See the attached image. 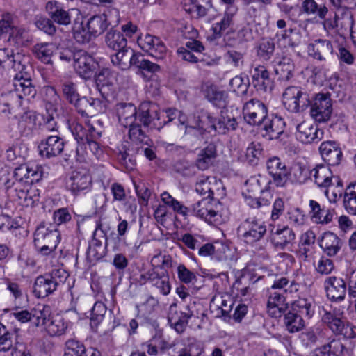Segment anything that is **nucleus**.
<instances>
[{"instance_id":"1","label":"nucleus","mask_w":356,"mask_h":356,"mask_svg":"<svg viewBox=\"0 0 356 356\" xmlns=\"http://www.w3.org/2000/svg\"><path fill=\"white\" fill-rule=\"evenodd\" d=\"M60 240V235L58 230H49L43 227L36 231L34 243L37 250L42 255L54 257Z\"/></svg>"},{"instance_id":"2","label":"nucleus","mask_w":356,"mask_h":356,"mask_svg":"<svg viewBox=\"0 0 356 356\" xmlns=\"http://www.w3.org/2000/svg\"><path fill=\"white\" fill-rule=\"evenodd\" d=\"M283 104L288 111L297 113L307 108L310 105V100L308 94L300 87L290 86L283 94Z\"/></svg>"},{"instance_id":"3","label":"nucleus","mask_w":356,"mask_h":356,"mask_svg":"<svg viewBox=\"0 0 356 356\" xmlns=\"http://www.w3.org/2000/svg\"><path fill=\"white\" fill-rule=\"evenodd\" d=\"M343 313L337 314L335 311L325 312L322 316V321L335 334L343 335L345 338H354L356 335L355 327L340 317Z\"/></svg>"},{"instance_id":"4","label":"nucleus","mask_w":356,"mask_h":356,"mask_svg":"<svg viewBox=\"0 0 356 356\" xmlns=\"http://www.w3.org/2000/svg\"><path fill=\"white\" fill-rule=\"evenodd\" d=\"M136 123L144 127L160 130L162 123L157 106L149 102L141 103L138 108Z\"/></svg>"},{"instance_id":"5","label":"nucleus","mask_w":356,"mask_h":356,"mask_svg":"<svg viewBox=\"0 0 356 356\" xmlns=\"http://www.w3.org/2000/svg\"><path fill=\"white\" fill-rule=\"evenodd\" d=\"M245 121L252 126L261 125L268 118L266 106L259 99H252L245 103L243 108Z\"/></svg>"},{"instance_id":"6","label":"nucleus","mask_w":356,"mask_h":356,"mask_svg":"<svg viewBox=\"0 0 356 356\" xmlns=\"http://www.w3.org/2000/svg\"><path fill=\"white\" fill-rule=\"evenodd\" d=\"M10 197L23 207H33L40 200V191L35 186L28 184L22 185L19 183L12 190Z\"/></svg>"},{"instance_id":"7","label":"nucleus","mask_w":356,"mask_h":356,"mask_svg":"<svg viewBox=\"0 0 356 356\" xmlns=\"http://www.w3.org/2000/svg\"><path fill=\"white\" fill-rule=\"evenodd\" d=\"M332 113V100L329 95L317 94L311 104V117L318 122H325L330 120Z\"/></svg>"},{"instance_id":"8","label":"nucleus","mask_w":356,"mask_h":356,"mask_svg":"<svg viewBox=\"0 0 356 356\" xmlns=\"http://www.w3.org/2000/svg\"><path fill=\"white\" fill-rule=\"evenodd\" d=\"M238 232L246 243L252 244L264 236L266 229L262 222L248 218L241 224Z\"/></svg>"},{"instance_id":"9","label":"nucleus","mask_w":356,"mask_h":356,"mask_svg":"<svg viewBox=\"0 0 356 356\" xmlns=\"http://www.w3.org/2000/svg\"><path fill=\"white\" fill-rule=\"evenodd\" d=\"M137 42L144 51L156 60H163L165 58L167 49L159 38L147 34L143 38H138Z\"/></svg>"},{"instance_id":"10","label":"nucleus","mask_w":356,"mask_h":356,"mask_svg":"<svg viewBox=\"0 0 356 356\" xmlns=\"http://www.w3.org/2000/svg\"><path fill=\"white\" fill-rule=\"evenodd\" d=\"M97 63L94 58L83 50L75 51L74 68L83 79H90L97 68Z\"/></svg>"},{"instance_id":"11","label":"nucleus","mask_w":356,"mask_h":356,"mask_svg":"<svg viewBox=\"0 0 356 356\" xmlns=\"http://www.w3.org/2000/svg\"><path fill=\"white\" fill-rule=\"evenodd\" d=\"M92 177L85 170L73 171L66 181V187L73 195L86 192L92 187Z\"/></svg>"},{"instance_id":"12","label":"nucleus","mask_w":356,"mask_h":356,"mask_svg":"<svg viewBox=\"0 0 356 356\" xmlns=\"http://www.w3.org/2000/svg\"><path fill=\"white\" fill-rule=\"evenodd\" d=\"M212 200L203 198L192 205L193 213L209 223H218L220 214L218 210L213 209Z\"/></svg>"},{"instance_id":"13","label":"nucleus","mask_w":356,"mask_h":356,"mask_svg":"<svg viewBox=\"0 0 356 356\" xmlns=\"http://www.w3.org/2000/svg\"><path fill=\"white\" fill-rule=\"evenodd\" d=\"M64 146L63 138L58 135H50L40 143L38 148L42 157L50 159L60 154L63 151Z\"/></svg>"},{"instance_id":"14","label":"nucleus","mask_w":356,"mask_h":356,"mask_svg":"<svg viewBox=\"0 0 356 356\" xmlns=\"http://www.w3.org/2000/svg\"><path fill=\"white\" fill-rule=\"evenodd\" d=\"M324 132L310 122L303 121L296 126V138L303 143H318Z\"/></svg>"},{"instance_id":"15","label":"nucleus","mask_w":356,"mask_h":356,"mask_svg":"<svg viewBox=\"0 0 356 356\" xmlns=\"http://www.w3.org/2000/svg\"><path fill=\"white\" fill-rule=\"evenodd\" d=\"M266 167L275 185L277 187L284 186L289 179V170L280 159L278 157L269 159L267 161Z\"/></svg>"},{"instance_id":"16","label":"nucleus","mask_w":356,"mask_h":356,"mask_svg":"<svg viewBox=\"0 0 356 356\" xmlns=\"http://www.w3.org/2000/svg\"><path fill=\"white\" fill-rule=\"evenodd\" d=\"M296 238L295 232L289 226L279 227L271 233L272 243L280 250H289L295 243Z\"/></svg>"},{"instance_id":"17","label":"nucleus","mask_w":356,"mask_h":356,"mask_svg":"<svg viewBox=\"0 0 356 356\" xmlns=\"http://www.w3.org/2000/svg\"><path fill=\"white\" fill-rule=\"evenodd\" d=\"M138 54L131 47H126L111 55V61L113 65L122 70H129L131 67H135V61L136 62Z\"/></svg>"},{"instance_id":"18","label":"nucleus","mask_w":356,"mask_h":356,"mask_svg":"<svg viewBox=\"0 0 356 356\" xmlns=\"http://www.w3.org/2000/svg\"><path fill=\"white\" fill-rule=\"evenodd\" d=\"M325 288L327 297L332 300H343L346 294V283L341 277L331 276L325 281Z\"/></svg>"},{"instance_id":"19","label":"nucleus","mask_w":356,"mask_h":356,"mask_svg":"<svg viewBox=\"0 0 356 356\" xmlns=\"http://www.w3.org/2000/svg\"><path fill=\"white\" fill-rule=\"evenodd\" d=\"M46 10L54 23L60 26H67L71 24L72 17L69 10H65L60 2L48 1L46 4Z\"/></svg>"},{"instance_id":"20","label":"nucleus","mask_w":356,"mask_h":356,"mask_svg":"<svg viewBox=\"0 0 356 356\" xmlns=\"http://www.w3.org/2000/svg\"><path fill=\"white\" fill-rule=\"evenodd\" d=\"M319 151L323 159L330 165H338L342 159L343 154L339 145L333 141L321 143Z\"/></svg>"},{"instance_id":"21","label":"nucleus","mask_w":356,"mask_h":356,"mask_svg":"<svg viewBox=\"0 0 356 356\" xmlns=\"http://www.w3.org/2000/svg\"><path fill=\"white\" fill-rule=\"evenodd\" d=\"M57 282L48 274L36 277L33 284V293L38 298L47 297L57 289Z\"/></svg>"},{"instance_id":"22","label":"nucleus","mask_w":356,"mask_h":356,"mask_svg":"<svg viewBox=\"0 0 356 356\" xmlns=\"http://www.w3.org/2000/svg\"><path fill=\"white\" fill-rule=\"evenodd\" d=\"M193 316L192 312H185L178 310L177 305H170L168 312V321L178 333H182Z\"/></svg>"},{"instance_id":"23","label":"nucleus","mask_w":356,"mask_h":356,"mask_svg":"<svg viewBox=\"0 0 356 356\" xmlns=\"http://www.w3.org/2000/svg\"><path fill=\"white\" fill-rule=\"evenodd\" d=\"M308 54L314 59L325 60L333 53V47L330 41L323 39H318L308 45Z\"/></svg>"},{"instance_id":"24","label":"nucleus","mask_w":356,"mask_h":356,"mask_svg":"<svg viewBox=\"0 0 356 356\" xmlns=\"http://www.w3.org/2000/svg\"><path fill=\"white\" fill-rule=\"evenodd\" d=\"M14 90L19 98H33L36 95V90L30 78L24 77L21 72L16 74L13 83Z\"/></svg>"},{"instance_id":"25","label":"nucleus","mask_w":356,"mask_h":356,"mask_svg":"<svg viewBox=\"0 0 356 356\" xmlns=\"http://www.w3.org/2000/svg\"><path fill=\"white\" fill-rule=\"evenodd\" d=\"M120 123L125 127L136 123L138 108L131 103H120L115 106Z\"/></svg>"},{"instance_id":"26","label":"nucleus","mask_w":356,"mask_h":356,"mask_svg":"<svg viewBox=\"0 0 356 356\" xmlns=\"http://www.w3.org/2000/svg\"><path fill=\"white\" fill-rule=\"evenodd\" d=\"M264 124V137L268 140L277 139L284 133L286 123L284 119L275 115L271 120L267 118Z\"/></svg>"},{"instance_id":"27","label":"nucleus","mask_w":356,"mask_h":356,"mask_svg":"<svg viewBox=\"0 0 356 356\" xmlns=\"http://www.w3.org/2000/svg\"><path fill=\"white\" fill-rule=\"evenodd\" d=\"M315 184L319 188H327L331 185L332 172L328 165L319 164L310 171Z\"/></svg>"},{"instance_id":"28","label":"nucleus","mask_w":356,"mask_h":356,"mask_svg":"<svg viewBox=\"0 0 356 356\" xmlns=\"http://www.w3.org/2000/svg\"><path fill=\"white\" fill-rule=\"evenodd\" d=\"M149 277L151 284L156 288L160 293L167 296L170 293L171 284L167 270H159L156 268L155 272Z\"/></svg>"},{"instance_id":"29","label":"nucleus","mask_w":356,"mask_h":356,"mask_svg":"<svg viewBox=\"0 0 356 356\" xmlns=\"http://www.w3.org/2000/svg\"><path fill=\"white\" fill-rule=\"evenodd\" d=\"M341 241L334 233L325 232L320 241V247L330 257L336 255L341 248Z\"/></svg>"},{"instance_id":"30","label":"nucleus","mask_w":356,"mask_h":356,"mask_svg":"<svg viewBox=\"0 0 356 356\" xmlns=\"http://www.w3.org/2000/svg\"><path fill=\"white\" fill-rule=\"evenodd\" d=\"M105 110V104L99 99H88L82 97L81 104L77 111L82 115H95L97 113L104 112Z\"/></svg>"},{"instance_id":"31","label":"nucleus","mask_w":356,"mask_h":356,"mask_svg":"<svg viewBox=\"0 0 356 356\" xmlns=\"http://www.w3.org/2000/svg\"><path fill=\"white\" fill-rule=\"evenodd\" d=\"M216 156V148L213 143H209L202 149L196 160V165L201 170H205L212 164Z\"/></svg>"},{"instance_id":"32","label":"nucleus","mask_w":356,"mask_h":356,"mask_svg":"<svg viewBox=\"0 0 356 356\" xmlns=\"http://www.w3.org/2000/svg\"><path fill=\"white\" fill-rule=\"evenodd\" d=\"M250 74L255 87H263L266 89V85L270 83L269 72L264 65H252Z\"/></svg>"},{"instance_id":"33","label":"nucleus","mask_w":356,"mask_h":356,"mask_svg":"<svg viewBox=\"0 0 356 356\" xmlns=\"http://www.w3.org/2000/svg\"><path fill=\"white\" fill-rule=\"evenodd\" d=\"M106 46L113 50L118 51L127 47V41L122 33L116 30H110L106 35Z\"/></svg>"},{"instance_id":"34","label":"nucleus","mask_w":356,"mask_h":356,"mask_svg":"<svg viewBox=\"0 0 356 356\" xmlns=\"http://www.w3.org/2000/svg\"><path fill=\"white\" fill-rule=\"evenodd\" d=\"M343 348L339 340H332L328 344L315 349L312 356H341Z\"/></svg>"},{"instance_id":"35","label":"nucleus","mask_w":356,"mask_h":356,"mask_svg":"<svg viewBox=\"0 0 356 356\" xmlns=\"http://www.w3.org/2000/svg\"><path fill=\"white\" fill-rule=\"evenodd\" d=\"M231 10V8H227L220 21L212 25L211 31L214 38H221L222 33L233 24L234 12H232Z\"/></svg>"},{"instance_id":"36","label":"nucleus","mask_w":356,"mask_h":356,"mask_svg":"<svg viewBox=\"0 0 356 356\" xmlns=\"http://www.w3.org/2000/svg\"><path fill=\"white\" fill-rule=\"evenodd\" d=\"M216 181L213 177L202 176L195 184V191L202 195H207V199L213 200L214 186Z\"/></svg>"},{"instance_id":"37","label":"nucleus","mask_w":356,"mask_h":356,"mask_svg":"<svg viewBox=\"0 0 356 356\" xmlns=\"http://www.w3.org/2000/svg\"><path fill=\"white\" fill-rule=\"evenodd\" d=\"M62 92L65 99L73 104L77 110L81 104L82 97H80L76 86L72 81H65L62 84Z\"/></svg>"},{"instance_id":"38","label":"nucleus","mask_w":356,"mask_h":356,"mask_svg":"<svg viewBox=\"0 0 356 356\" xmlns=\"http://www.w3.org/2000/svg\"><path fill=\"white\" fill-rule=\"evenodd\" d=\"M12 51L8 49H0V67L3 69H13L15 71L21 70L20 61L17 60Z\"/></svg>"},{"instance_id":"39","label":"nucleus","mask_w":356,"mask_h":356,"mask_svg":"<svg viewBox=\"0 0 356 356\" xmlns=\"http://www.w3.org/2000/svg\"><path fill=\"white\" fill-rule=\"evenodd\" d=\"M23 31L15 26L13 18L10 14L3 15L0 19V36L9 33L10 37H22Z\"/></svg>"},{"instance_id":"40","label":"nucleus","mask_w":356,"mask_h":356,"mask_svg":"<svg viewBox=\"0 0 356 356\" xmlns=\"http://www.w3.org/2000/svg\"><path fill=\"white\" fill-rule=\"evenodd\" d=\"M108 26L106 17L102 15H95L90 17L86 24V28L88 29L90 35L94 38L103 33Z\"/></svg>"},{"instance_id":"41","label":"nucleus","mask_w":356,"mask_h":356,"mask_svg":"<svg viewBox=\"0 0 356 356\" xmlns=\"http://www.w3.org/2000/svg\"><path fill=\"white\" fill-rule=\"evenodd\" d=\"M236 119L230 116L227 112L222 111L220 116L218 118L217 132L225 134L230 131H234L238 127Z\"/></svg>"},{"instance_id":"42","label":"nucleus","mask_w":356,"mask_h":356,"mask_svg":"<svg viewBox=\"0 0 356 356\" xmlns=\"http://www.w3.org/2000/svg\"><path fill=\"white\" fill-rule=\"evenodd\" d=\"M15 336V331L0 323V351L6 352L13 347Z\"/></svg>"},{"instance_id":"43","label":"nucleus","mask_w":356,"mask_h":356,"mask_svg":"<svg viewBox=\"0 0 356 356\" xmlns=\"http://www.w3.org/2000/svg\"><path fill=\"white\" fill-rule=\"evenodd\" d=\"M343 205L350 215L356 216V182L350 184L345 190Z\"/></svg>"},{"instance_id":"44","label":"nucleus","mask_w":356,"mask_h":356,"mask_svg":"<svg viewBox=\"0 0 356 356\" xmlns=\"http://www.w3.org/2000/svg\"><path fill=\"white\" fill-rule=\"evenodd\" d=\"M56 47L52 43L38 44L34 47L33 51L37 58L42 62L51 63V57L56 51Z\"/></svg>"},{"instance_id":"45","label":"nucleus","mask_w":356,"mask_h":356,"mask_svg":"<svg viewBox=\"0 0 356 356\" xmlns=\"http://www.w3.org/2000/svg\"><path fill=\"white\" fill-rule=\"evenodd\" d=\"M294 65L290 58L283 57L275 67V73L282 80H289L293 75Z\"/></svg>"},{"instance_id":"46","label":"nucleus","mask_w":356,"mask_h":356,"mask_svg":"<svg viewBox=\"0 0 356 356\" xmlns=\"http://www.w3.org/2000/svg\"><path fill=\"white\" fill-rule=\"evenodd\" d=\"M270 289L271 290L284 289L286 294L292 295L299 291V284L294 280L289 282L288 278L281 277L273 282Z\"/></svg>"},{"instance_id":"47","label":"nucleus","mask_w":356,"mask_h":356,"mask_svg":"<svg viewBox=\"0 0 356 356\" xmlns=\"http://www.w3.org/2000/svg\"><path fill=\"white\" fill-rule=\"evenodd\" d=\"M284 323L286 330L291 333L298 332L304 326L301 316L291 312L284 314Z\"/></svg>"},{"instance_id":"48","label":"nucleus","mask_w":356,"mask_h":356,"mask_svg":"<svg viewBox=\"0 0 356 356\" xmlns=\"http://www.w3.org/2000/svg\"><path fill=\"white\" fill-rule=\"evenodd\" d=\"M46 331L50 336H60L65 332L67 327V323L60 316L54 317L47 323Z\"/></svg>"},{"instance_id":"49","label":"nucleus","mask_w":356,"mask_h":356,"mask_svg":"<svg viewBox=\"0 0 356 356\" xmlns=\"http://www.w3.org/2000/svg\"><path fill=\"white\" fill-rule=\"evenodd\" d=\"M17 182H15L12 172L8 168L0 169V188L6 191L8 196H11L12 190L15 188Z\"/></svg>"},{"instance_id":"50","label":"nucleus","mask_w":356,"mask_h":356,"mask_svg":"<svg viewBox=\"0 0 356 356\" xmlns=\"http://www.w3.org/2000/svg\"><path fill=\"white\" fill-rule=\"evenodd\" d=\"M33 321L37 326L46 325L49 321L50 307L44 305H39L32 312Z\"/></svg>"},{"instance_id":"51","label":"nucleus","mask_w":356,"mask_h":356,"mask_svg":"<svg viewBox=\"0 0 356 356\" xmlns=\"http://www.w3.org/2000/svg\"><path fill=\"white\" fill-rule=\"evenodd\" d=\"M88 352L82 343L70 339L65 343L64 356H84Z\"/></svg>"},{"instance_id":"52","label":"nucleus","mask_w":356,"mask_h":356,"mask_svg":"<svg viewBox=\"0 0 356 356\" xmlns=\"http://www.w3.org/2000/svg\"><path fill=\"white\" fill-rule=\"evenodd\" d=\"M113 75L108 68L101 70L95 76V82L100 92L104 87L112 86L113 83Z\"/></svg>"},{"instance_id":"53","label":"nucleus","mask_w":356,"mask_h":356,"mask_svg":"<svg viewBox=\"0 0 356 356\" xmlns=\"http://www.w3.org/2000/svg\"><path fill=\"white\" fill-rule=\"evenodd\" d=\"M128 127H129V136L133 142L138 144L144 143L148 145L149 139L142 129L140 124L134 123L131 126Z\"/></svg>"},{"instance_id":"54","label":"nucleus","mask_w":356,"mask_h":356,"mask_svg":"<svg viewBox=\"0 0 356 356\" xmlns=\"http://www.w3.org/2000/svg\"><path fill=\"white\" fill-rule=\"evenodd\" d=\"M134 67L140 71H146L149 73H157L161 71V66L159 65L145 59L140 54H138L136 62L135 61Z\"/></svg>"},{"instance_id":"55","label":"nucleus","mask_w":356,"mask_h":356,"mask_svg":"<svg viewBox=\"0 0 356 356\" xmlns=\"http://www.w3.org/2000/svg\"><path fill=\"white\" fill-rule=\"evenodd\" d=\"M323 338L324 333L323 330L320 327L307 330L301 334L302 341H304L307 346L314 344Z\"/></svg>"},{"instance_id":"56","label":"nucleus","mask_w":356,"mask_h":356,"mask_svg":"<svg viewBox=\"0 0 356 356\" xmlns=\"http://www.w3.org/2000/svg\"><path fill=\"white\" fill-rule=\"evenodd\" d=\"M293 307L298 309L301 315L311 318L314 314L313 300L312 298H299L293 303Z\"/></svg>"},{"instance_id":"57","label":"nucleus","mask_w":356,"mask_h":356,"mask_svg":"<svg viewBox=\"0 0 356 356\" xmlns=\"http://www.w3.org/2000/svg\"><path fill=\"white\" fill-rule=\"evenodd\" d=\"M275 50V44L270 40H262L257 47L258 56L265 60L270 59Z\"/></svg>"},{"instance_id":"58","label":"nucleus","mask_w":356,"mask_h":356,"mask_svg":"<svg viewBox=\"0 0 356 356\" xmlns=\"http://www.w3.org/2000/svg\"><path fill=\"white\" fill-rule=\"evenodd\" d=\"M97 139H90L88 137V140H85V143H81L76 148V152L78 154H83V147L86 149L88 147L89 150L94 154L97 158H99L103 152L99 143L96 141Z\"/></svg>"},{"instance_id":"59","label":"nucleus","mask_w":356,"mask_h":356,"mask_svg":"<svg viewBox=\"0 0 356 356\" xmlns=\"http://www.w3.org/2000/svg\"><path fill=\"white\" fill-rule=\"evenodd\" d=\"M73 37L79 44H86L94 39L86 26H84L82 24L73 28Z\"/></svg>"},{"instance_id":"60","label":"nucleus","mask_w":356,"mask_h":356,"mask_svg":"<svg viewBox=\"0 0 356 356\" xmlns=\"http://www.w3.org/2000/svg\"><path fill=\"white\" fill-rule=\"evenodd\" d=\"M229 86L232 90L241 96L246 95L249 88V81H245L240 76H236L229 81Z\"/></svg>"},{"instance_id":"61","label":"nucleus","mask_w":356,"mask_h":356,"mask_svg":"<svg viewBox=\"0 0 356 356\" xmlns=\"http://www.w3.org/2000/svg\"><path fill=\"white\" fill-rule=\"evenodd\" d=\"M289 179L292 183L302 184L307 179V172L302 166L295 165L289 171Z\"/></svg>"},{"instance_id":"62","label":"nucleus","mask_w":356,"mask_h":356,"mask_svg":"<svg viewBox=\"0 0 356 356\" xmlns=\"http://www.w3.org/2000/svg\"><path fill=\"white\" fill-rule=\"evenodd\" d=\"M198 126L204 131L210 132L213 130L217 132L218 118H214L211 113H205L202 115Z\"/></svg>"},{"instance_id":"63","label":"nucleus","mask_w":356,"mask_h":356,"mask_svg":"<svg viewBox=\"0 0 356 356\" xmlns=\"http://www.w3.org/2000/svg\"><path fill=\"white\" fill-rule=\"evenodd\" d=\"M177 277L181 282L186 284H193L197 280L196 275L188 269L184 264L178 266Z\"/></svg>"},{"instance_id":"64","label":"nucleus","mask_w":356,"mask_h":356,"mask_svg":"<svg viewBox=\"0 0 356 356\" xmlns=\"http://www.w3.org/2000/svg\"><path fill=\"white\" fill-rule=\"evenodd\" d=\"M35 24L38 29L50 35H54L56 31V26L50 17H40L36 19Z\"/></svg>"}]
</instances>
